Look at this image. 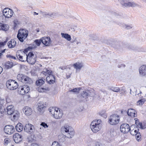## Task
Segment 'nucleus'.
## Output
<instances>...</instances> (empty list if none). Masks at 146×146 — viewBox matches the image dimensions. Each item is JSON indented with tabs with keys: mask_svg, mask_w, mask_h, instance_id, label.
<instances>
[{
	"mask_svg": "<svg viewBox=\"0 0 146 146\" xmlns=\"http://www.w3.org/2000/svg\"><path fill=\"white\" fill-rule=\"evenodd\" d=\"M61 131L62 133L66 135L67 138H72L74 135V130L72 127L68 125L62 126L61 128Z\"/></svg>",
	"mask_w": 146,
	"mask_h": 146,
	"instance_id": "1",
	"label": "nucleus"
},
{
	"mask_svg": "<svg viewBox=\"0 0 146 146\" xmlns=\"http://www.w3.org/2000/svg\"><path fill=\"white\" fill-rule=\"evenodd\" d=\"M5 112H7L8 115L12 117L14 120H17L19 117V113L16 110H15L14 106L12 105L8 106L7 108L5 109Z\"/></svg>",
	"mask_w": 146,
	"mask_h": 146,
	"instance_id": "2",
	"label": "nucleus"
},
{
	"mask_svg": "<svg viewBox=\"0 0 146 146\" xmlns=\"http://www.w3.org/2000/svg\"><path fill=\"white\" fill-rule=\"evenodd\" d=\"M102 121L100 119L95 120L92 121L90 127L92 131L94 133L99 131L102 128Z\"/></svg>",
	"mask_w": 146,
	"mask_h": 146,
	"instance_id": "3",
	"label": "nucleus"
},
{
	"mask_svg": "<svg viewBox=\"0 0 146 146\" xmlns=\"http://www.w3.org/2000/svg\"><path fill=\"white\" fill-rule=\"evenodd\" d=\"M49 111L53 117L56 119L61 118L63 115L62 111L58 108L51 107L49 108Z\"/></svg>",
	"mask_w": 146,
	"mask_h": 146,
	"instance_id": "4",
	"label": "nucleus"
},
{
	"mask_svg": "<svg viewBox=\"0 0 146 146\" xmlns=\"http://www.w3.org/2000/svg\"><path fill=\"white\" fill-rule=\"evenodd\" d=\"M28 31L25 29H22L19 30L18 32L17 38L21 42H23L27 37Z\"/></svg>",
	"mask_w": 146,
	"mask_h": 146,
	"instance_id": "5",
	"label": "nucleus"
},
{
	"mask_svg": "<svg viewBox=\"0 0 146 146\" xmlns=\"http://www.w3.org/2000/svg\"><path fill=\"white\" fill-rule=\"evenodd\" d=\"M17 78L19 81L24 82L25 83L31 84L33 82L31 78L23 74H18L17 76Z\"/></svg>",
	"mask_w": 146,
	"mask_h": 146,
	"instance_id": "6",
	"label": "nucleus"
},
{
	"mask_svg": "<svg viewBox=\"0 0 146 146\" xmlns=\"http://www.w3.org/2000/svg\"><path fill=\"white\" fill-rule=\"evenodd\" d=\"M120 120L119 115L117 114H113L110 116L109 118V123L111 125H115L119 123Z\"/></svg>",
	"mask_w": 146,
	"mask_h": 146,
	"instance_id": "7",
	"label": "nucleus"
},
{
	"mask_svg": "<svg viewBox=\"0 0 146 146\" xmlns=\"http://www.w3.org/2000/svg\"><path fill=\"white\" fill-rule=\"evenodd\" d=\"M6 85L8 88L12 90L16 89L18 86L17 83L13 80L7 81L6 83Z\"/></svg>",
	"mask_w": 146,
	"mask_h": 146,
	"instance_id": "8",
	"label": "nucleus"
},
{
	"mask_svg": "<svg viewBox=\"0 0 146 146\" xmlns=\"http://www.w3.org/2000/svg\"><path fill=\"white\" fill-rule=\"evenodd\" d=\"M3 15L6 18H11L14 12L13 11L8 8H5L2 11Z\"/></svg>",
	"mask_w": 146,
	"mask_h": 146,
	"instance_id": "9",
	"label": "nucleus"
},
{
	"mask_svg": "<svg viewBox=\"0 0 146 146\" xmlns=\"http://www.w3.org/2000/svg\"><path fill=\"white\" fill-rule=\"evenodd\" d=\"M26 60L30 64H34L36 61V59L34 56V54L32 52L29 53L28 55H26Z\"/></svg>",
	"mask_w": 146,
	"mask_h": 146,
	"instance_id": "10",
	"label": "nucleus"
},
{
	"mask_svg": "<svg viewBox=\"0 0 146 146\" xmlns=\"http://www.w3.org/2000/svg\"><path fill=\"white\" fill-rule=\"evenodd\" d=\"M14 127L11 125H7L4 128V131L5 133L9 135L13 134L15 131Z\"/></svg>",
	"mask_w": 146,
	"mask_h": 146,
	"instance_id": "11",
	"label": "nucleus"
},
{
	"mask_svg": "<svg viewBox=\"0 0 146 146\" xmlns=\"http://www.w3.org/2000/svg\"><path fill=\"white\" fill-rule=\"evenodd\" d=\"M42 43L44 45L43 46H49L52 41L49 37H44L41 38Z\"/></svg>",
	"mask_w": 146,
	"mask_h": 146,
	"instance_id": "12",
	"label": "nucleus"
},
{
	"mask_svg": "<svg viewBox=\"0 0 146 146\" xmlns=\"http://www.w3.org/2000/svg\"><path fill=\"white\" fill-rule=\"evenodd\" d=\"M24 130L25 131L31 134L34 131V126L31 124H27L25 126Z\"/></svg>",
	"mask_w": 146,
	"mask_h": 146,
	"instance_id": "13",
	"label": "nucleus"
},
{
	"mask_svg": "<svg viewBox=\"0 0 146 146\" xmlns=\"http://www.w3.org/2000/svg\"><path fill=\"white\" fill-rule=\"evenodd\" d=\"M121 131L123 133H127L130 130L129 125L127 123H123L120 127Z\"/></svg>",
	"mask_w": 146,
	"mask_h": 146,
	"instance_id": "14",
	"label": "nucleus"
},
{
	"mask_svg": "<svg viewBox=\"0 0 146 146\" xmlns=\"http://www.w3.org/2000/svg\"><path fill=\"white\" fill-rule=\"evenodd\" d=\"M13 139L16 143H18L22 141V136L18 133H16L13 135Z\"/></svg>",
	"mask_w": 146,
	"mask_h": 146,
	"instance_id": "15",
	"label": "nucleus"
},
{
	"mask_svg": "<svg viewBox=\"0 0 146 146\" xmlns=\"http://www.w3.org/2000/svg\"><path fill=\"white\" fill-rule=\"evenodd\" d=\"M89 92V91H83L81 94V95L79 97V101L80 102L84 101L88 98Z\"/></svg>",
	"mask_w": 146,
	"mask_h": 146,
	"instance_id": "16",
	"label": "nucleus"
},
{
	"mask_svg": "<svg viewBox=\"0 0 146 146\" xmlns=\"http://www.w3.org/2000/svg\"><path fill=\"white\" fill-rule=\"evenodd\" d=\"M139 72L141 76L146 77V66L144 65L141 66L139 69Z\"/></svg>",
	"mask_w": 146,
	"mask_h": 146,
	"instance_id": "17",
	"label": "nucleus"
},
{
	"mask_svg": "<svg viewBox=\"0 0 146 146\" xmlns=\"http://www.w3.org/2000/svg\"><path fill=\"white\" fill-rule=\"evenodd\" d=\"M121 4L123 6L126 7H135L136 5V4L133 2H128V3L124 2V1L120 2Z\"/></svg>",
	"mask_w": 146,
	"mask_h": 146,
	"instance_id": "18",
	"label": "nucleus"
},
{
	"mask_svg": "<svg viewBox=\"0 0 146 146\" xmlns=\"http://www.w3.org/2000/svg\"><path fill=\"white\" fill-rule=\"evenodd\" d=\"M127 113L128 115L131 117H135L136 116V112L135 110L133 109H128Z\"/></svg>",
	"mask_w": 146,
	"mask_h": 146,
	"instance_id": "19",
	"label": "nucleus"
},
{
	"mask_svg": "<svg viewBox=\"0 0 146 146\" xmlns=\"http://www.w3.org/2000/svg\"><path fill=\"white\" fill-rule=\"evenodd\" d=\"M23 110V111L25 112V114L27 115H31L32 112L31 108L28 106L24 107Z\"/></svg>",
	"mask_w": 146,
	"mask_h": 146,
	"instance_id": "20",
	"label": "nucleus"
},
{
	"mask_svg": "<svg viewBox=\"0 0 146 146\" xmlns=\"http://www.w3.org/2000/svg\"><path fill=\"white\" fill-rule=\"evenodd\" d=\"M50 90V88L49 87L46 86L44 87H39L37 88V90L40 92H46L49 91Z\"/></svg>",
	"mask_w": 146,
	"mask_h": 146,
	"instance_id": "21",
	"label": "nucleus"
},
{
	"mask_svg": "<svg viewBox=\"0 0 146 146\" xmlns=\"http://www.w3.org/2000/svg\"><path fill=\"white\" fill-rule=\"evenodd\" d=\"M67 137L66 135L63 134L59 135L58 137V139L59 142H64L66 139Z\"/></svg>",
	"mask_w": 146,
	"mask_h": 146,
	"instance_id": "22",
	"label": "nucleus"
},
{
	"mask_svg": "<svg viewBox=\"0 0 146 146\" xmlns=\"http://www.w3.org/2000/svg\"><path fill=\"white\" fill-rule=\"evenodd\" d=\"M16 130L19 132L21 131L23 129V125L20 123H18L15 127Z\"/></svg>",
	"mask_w": 146,
	"mask_h": 146,
	"instance_id": "23",
	"label": "nucleus"
},
{
	"mask_svg": "<svg viewBox=\"0 0 146 146\" xmlns=\"http://www.w3.org/2000/svg\"><path fill=\"white\" fill-rule=\"evenodd\" d=\"M16 42L14 39H11V40L8 43V47L10 48H14L16 45Z\"/></svg>",
	"mask_w": 146,
	"mask_h": 146,
	"instance_id": "24",
	"label": "nucleus"
},
{
	"mask_svg": "<svg viewBox=\"0 0 146 146\" xmlns=\"http://www.w3.org/2000/svg\"><path fill=\"white\" fill-rule=\"evenodd\" d=\"M9 28V26L8 25L2 24L0 23V30L6 31Z\"/></svg>",
	"mask_w": 146,
	"mask_h": 146,
	"instance_id": "25",
	"label": "nucleus"
},
{
	"mask_svg": "<svg viewBox=\"0 0 146 146\" xmlns=\"http://www.w3.org/2000/svg\"><path fill=\"white\" fill-rule=\"evenodd\" d=\"M83 63H80L77 62L73 65V66L76 69H79V70L83 67Z\"/></svg>",
	"mask_w": 146,
	"mask_h": 146,
	"instance_id": "26",
	"label": "nucleus"
},
{
	"mask_svg": "<svg viewBox=\"0 0 146 146\" xmlns=\"http://www.w3.org/2000/svg\"><path fill=\"white\" fill-rule=\"evenodd\" d=\"M61 35L62 38H65L68 41H70L71 40V36L68 34L61 33Z\"/></svg>",
	"mask_w": 146,
	"mask_h": 146,
	"instance_id": "27",
	"label": "nucleus"
},
{
	"mask_svg": "<svg viewBox=\"0 0 146 146\" xmlns=\"http://www.w3.org/2000/svg\"><path fill=\"white\" fill-rule=\"evenodd\" d=\"M45 108V106L43 104H39L38 105L37 109L39 111L42 112L43 111V110Z\"/></svg>",
	"mask_w": 146,
	"mask_h": 146,
	"instance_id": "28",
	"label": "nucleus"
},
{
	"mask_svg": "<svg viewBox=\"0 0 146 146\" xmlns=\"http://www.w3.org/2000/svg\"><path fill=\"white\" fill-rule=\"evenodd\" d=\"M13 66V63L11 62L8 61L5 63V68L8 69L11 68Z\"/></svg>",
	"mask_w": 146,
	"mask_h": 146,
	"instance_id": "29",
	"label": "nucleus"
},
{
	"mask_svg": "<svg viewBox=\"0 0 146 146\" xmlns=\"http://www.w3.org/2000/svg\"><path fill=\"white\" fill-rule=\"evenodd\" d=\"M18 89L20 94L21 95H24L27 93L23 88V86H20L18 88Z\"/></svg>",
	"mask_w": 146,
	"mask_h": 146,
	"instance_id": "30",
	"label": "nucleus"
},
{
	"mask_svg": "<svg viewBox=\"0 0 146 146\" xmlns=\"http://www.w3.org/2000/svg\"><path fill=\"white\" fill-rule=\"evenodd\" d=\"M108 90H112L114 92H119L120 89L118 87H108Z\"/></svg>",
	"mask_w": 146,
	"mask_h": 146,
	"instance_id": "31",
	"label": "nucleus"
},
{
	"mask_svg": "<svg viewBox=\"0 0 146 146\" xmlns=\"http://www.w3.org/2000/svg\"><path fill=\"white\" fill-rule=\"evenodd\" d=\"M18 53L16 54V56L19 60L22 62H24L26 60V57H24L21 56L20 54H18Z\"/></svg>",
	"mask_w": 146,
	"mask_h": 146,
	"instance_id": "32",
	"label": "nucleus"
},
{
	"mask_svg": "<svg viewBox=\"0 0 146 146\" xmlns=\"http://www.w3.org/2000/svg\"><path fill=\"white\" fill-rule=\"evenodd\" d=\"M44 83V82L43 80L41 79L37 80L36 82V84L37 86H41Z\"/></svg>",
	"mask_w": 146,
	"mask_h": 146,
	"instance_id": "33",
	"label": "nucleus"
},
{
	"mask_svg": "<svg viewBox=\"0 0 146 146\" xmlns=\"http://www.w3.org/2000/svg\"><path fill=\"white\" fill-rule=\"evenodd\" d=\"M4 111L5 112V109L4 107L2 105L0 104V117L3 116Z\"/></svg>",
	"mask_w": 146,
	"mask_h": 146,
	"instance_id": "34",
	"label": "nucleus"
},
{
	"mask_svg": "<svg viewBox=\"0 0 146 146\" xmlns=\"http://www.w3.org/2000/svg\"><path fill=\"white\" fill-rule=\"evenodd\" d=\"M46 80L47 82L50 84H52L55 82V79H49V78H46Z\"/></svg>",
	"mask_w": 146,
	"mask_h": 146,
	"instance_id": "35",
	"label": "nucleus"
},
{
	"mask_svg": "<svg viewBox=\"0 0 146 146\" xmlns=\"http://www.w3.org/2000/svg\"><path fill=\"white\" fill-rule=\"evenodd\" d=\"M80 88H75L69 90L70 92H78L80 90Z\"/></svg>",
	"mask_w": 146,
	"mask_h": 146,
	"instance_id": "36",
	"label": "nucleus"
},
{
	"mask_svg": "<svg viewBox=\"0 0 146 146\" xmlns=\"http://www.w3.org/2000/svg\"><path fill=\"white\" fill-rule=\"evenodd\" d=\"M135 124L139 128L141 129H144L143 127V126L141 123H139V121H135Z\"/></svg>",
	"mask_w": 146,
	"mask_h": 146,
	"instance_id": "37",
	"label": "nucleus"
},
{
	"mask_svg": "<svg viewBox=\"0 0 146 146\" xmlns=\"http://www.w3.org/2000/svg\"><path fill=\"white\" fill-rule=\"evenodd\" d=\"M145 102L144 99H142L138 101L137 102V104L139 105L143 104Z\"/></svg>",
	"mask_w": 146,
	"mask_h": 146,
	"instance_id": "38",
	"label": "nucleus"
},
{
	"mask_svg": "<svg viewBox=\"0 0 146 146\" xmlns=\"http://www.w3.org/2000/svg\"><path fill=\"white\" fill-rule=\"evenodd\" d=\"M129 131L131 134L133 135H135L136 133L138 132L137 130L134 129H133L132 130H130Z\"/></svg>",
	"mask_w": 146,
	"mask_h": 146,
	"instance_id": "39",
	"label": "nucleus"
},
{
	"mask_svg": "<svg viewBox=\"0 0 146 146\" xmlns=\"http://www.w3.org/2000/svg\"><path fill=\"white\" fill-rule=\"evenodd\" d=\"M41 41V39L38 40V39H36L34 41V43L35 44H36L37 46H39L40 45Z\"/></svg>",
	"mask_w": 146,
	"mask_h": 146,
	"instance_id": "40",
	"label": "nucleus"
},
{
	"mask_svg": "<svg viewBox=\"0 0 146 146\" xmlns=\"http://www.w3.org/2000/svg\"><path fill=\"white\" fill-rule=\"evenodd\" d=\"M123 27L124 28L127 29H131L132 27L131 26L128 25H126L125 24H123Z\"/></svg>",
	"mask_w": 146,
	"mask_h": 146,
	"instance_id": "41",
	"label": "nucleus"
},
{
	"mask_svg": "<svg viewBox=\"0 0 146 146\" xmlns=\"http://www.w3.org/2000/svg\"><path fill=\"white\" fill-rule=\"evenodd\" d=\"M23 88L25 90L26 92L28 93L30 90V88L27 85H24L23 86Z\"/></svg>",
	"mask_w": 146,
	"mask_h": 146,
	"instance_id": "42",
	"label": "nucleus"
},
{
	"mask_svg": "<svg viewBox=\"0 0 146 146\" xmlns=\"http://www.w3.org/2000/svg\"><path fill=\"white\" fill-rule=\"evenodd\" d=\"M46 78H49V79H55V76L53 74H49V76H47Z\"/></svg>",
	"mask_w": 146,
	"mask_h": 146,
	"instance_id": "43",
	"label": "nucleus"
},
{
	"mask_svg": "<svg viewBox=\"0 0 146 146\" xmlns=\"http://www.w3.org/2000/svg\"><path fill=\"white\" fill-rule=\"evenodd\" d=\"M135 135L136 136V139L137 140H139V139H140L141 135L139 132H138L137 133H136Z\"/></svg>",
	"mask_w": 146,
	"mask_h": 146,
	"instance_id": "44",
	"label": "nucleus"
},
{
	"mask_svg": "<svg viewBox=\"0 0 146 146\" xmlns=\"http://www.w3.org/2000/svg\"><path fill=\"white\" fill-rule=\"evenodd\" d=\"M7 58H9L11 59H13L15 60L16 59V57L10 54L7 55Z\"/></svg>",
	"mask_w": 146,
	"mask_h": 146,
	"instance_id": "45",
	"label": "nucleus"
},
{
	"mask_svg": "<svg viewBox=\"0 0 146 146\" xmlns=\"http://www.w3.org/2000/svg\"><path fill=\"white\" fill-rule=\"evenodd\" d=\"M45 70L46 71V72L47 74H48L49 75V74H52V71H51L50 70H48L47 69H45Z\"/></svg>",
	"mask_w": 146,
	"mask_h": 146,
	"instance_id": "46",
	"label": "nucleus"
},
{
	"mask_svg": "<svg viewBox=\"0 0 146 146\" xmlns=\"http://www.w3.org/2000/svg\"><path fill=\"white\" fill-rule=\"evenodd\" d=\"M52 146H60L59 144L56 141L54 142L52 145Z\"/></svg>",
	"mask_w": 146,
	"mask_h": 146,
	"instance_id": "47",
	"label": "nucleus"
},
{
	"mask_svg": "<svg viewBox=\"0 0 146 146\" xmlns=\"http://www.w3.org/2000/svg\"><path fill=\"white\" fill-rule=\"evenodd\" d=\"M9 142V139L8 138H6L4 140V144L5 145H7L8 143Z\"/></svg>",
	"mask_w": 146,
	"mask_h": 146,
	"instance_id": "48",
	"label": "nucleus"
},
{
	"mask_svg": "<svg viewBox=\"0 0 146 146\" xmlns=\"http://www.w3.org/2000/svg\"><path fill=\"white\" fill-rule=\"evenodd\" d=\"M7 42V40H6L4 42H0V47H2L6 44V43Z\"/></svg>",
	"mask_w": 146,
	"mask_h": 146,
	"instance_id": "49",
	"label": "nucleus"
},
{
	"mask_svg": "<svg viewBox=\"0 0 146 146\" xmlns=\"http://www.w3.org/2000/svg\"><path fill=\"white\" fill-rule=\"evenodd\" d=\"M13 22L14 24L15 25H18L20 23V22L17 19H15Z\"/></svg>",
	"mask_w": 146,
	"mask_h": 146,
	"instance_id": "50",
	"label": "nucleus"
},
{
	"mask_svg": "<svg viewBox=\"0 0 146 146\" xmlns=\"http://www.w3.org/2000/svg\"><path fill=\"white\" fill-rule=\"evenodd\" d=\"M41 126H42L44 128L47 127H48V125H47L44 122H42L40 125Z\"/></svg>",
	"mask_w": 146,
	"mask_h": 146,
	"instance_id": "51",
	"label": "nucleus"
},
{
	"mask_svg": "<svg viewBox=\"0 0 146 146\" xmlns=\"http://www.w3.org/2000/svg\"><path fill=\"white\" fill-rule=\"evenodd\" d=\"M100 114L101 116H102L103 117H105L106 116V114L105 113V111H103L102 112H100Z\"/></svg>",
	"mask_w": 146,
	"mask_h": 146,
	"instance_id": "52",
	"label": "nucleus"
},
{
	"mask_svg": "<svg viewBox=\"0 0 146 146\" xmlns=\"http://www.w3.org/2000/svg\"><path fill=\"white\" fill-rule=\"evenodd\" d=\"M101 91L104 93V94H106V95H107L108 93L107 92V91L105 90L104 89H102Z\"/></svg>",
	"mask_w": 146,
	"mask_h": 146,
	"instance_id": "53",
	"label": "nucleus"
},
{
	"mask_svg": "<svg viewBox=\"0 0 146 146\" xmlns=\"http://www.w3.org/2000/svg\"><path fill=\"white\" fill-rule=\"evenodd\" d=\"M41 73L45 75H46L47 74L46 71H45V69L44 70V71L42 72Z\"/></svg>",
	"mask_w": 146,
	"mask_h": 146,
	"instance_id": "54",
	"label": "nucleus"
},
{
	"mask_svg": "<svg viewBox=\"0 0 146 146\" xmlns=\"http://www.w3.org/2000/svg\"><path fill=\"white\" fill-rule=\"evenodd\" d=\"M59 68L60 69L62 70L66 69V67L64 66H60L59 67Z\"/></svg>",
	"mask_w": 146,
	"mask_h": 146,
	"instance_id": "55",
	"label": "nucleus"
},
{
	"mask_svg": "<svg viewBox=\"0 0 146 146\" xmlns=\"http://www.w3.org/2000/svg\"><path fill=\"white\" fill-rule=\"evenodd\" d=\"M31 146H39V145L36 143H33L31 144Z\"/></svg>",
	"mask_w": 146,
	"mask_h": 146,
	"instance_id": "56",
	"label": "nucleus"
},
{
	"mask_svg": "<svg viewBox=\"0 0 146 146\" xmlns=\"http://www.w3.org/2000/svg\"><path fill=\"white\" fill-rule=\"evenodd\" d=\"M3 70V68L0 66V74L2 72Z\"/></svg>",
	"mask_w": 146,
	"mask_h": 146,
	"instance_id": "57",
	"label": "nucleus"
},
{
	"mask_svg": "<svg viewBox=\"0 0 146 146\" xmlns=\"http://www.w3.org/2000/svg\"><path fill=\"white\" fill-rule=\"evenodd\" d=\"M96 146H100V145L98 143H96Z\"/></svg>",
	"mask_w": 146,
	"mask_h": 146,
	"instance_id": "58",
	"label": "nucleus"
},
{
	"mask_svg": "<svg viewBox=\"0 0 146 146\" xmlns=\"http://www.w3.org/2000/svg\"><path fill=\"white\" fill-rule=\"evenodd\" d=\"M76 40H77V39L76 38H75L73 41H72L71 42L72 43H73L74 42H76Z\"/></svg>",
	"mask_w": 146,
	"mask_h": 146,
	"instance_id": "59",
	"label": "nucleus"
},
{
	"mask_svg": "<svg viewBox=\"0 0 146 146\" xmlns=\"http://www.w3.org/2000/svg\"><path fill=\"white\" fill-rule=\"evenodd\" d=\"M76 44H80V42H78L77 40H76Z\"/></svg>",
	"mask_w": 146,
	"mask_h": 146,
	"instance_id": "60",
	"label": "nucleus"
},
{
	"mask_svg": "<svg viewBox=\"0 0 146 146\" xmlns=\"http://www.w3.org/2000/svg\"><path fill=\"white\" fill-rule=\"evenodd\" d=\"M34 15H38V13H36V12H34Z\"/></svg>",
	"mask_w": 146,
	"mask_h": 146,
	"instance_id": "61",
	"label": "nucleus"
},
{
	"mask_svg": "<svg viewBox=\"0 0 146 146\" xmlns=\"http://www.w3.org/2000/svg\"><path fill=\"white\" fill-rule=\"evenodd\" d=\"M70 77V75H68L66 76V78H68Z\"/></svg>",
	"mask_w": 146,
	"mask_h": 146,
	"instance_id": "62",
	"label": "nucleus"
},
{
	"mask_svg": "<svg viewBox=\"0 0 146 146\" xmlns=\"http://www.w3.org/2000/svg\"><path fill=\"white\" fill-rule=\"evenodd\" d=\"M5 49H4L2 51V52H1V53H3L4 52H5Z\"/></svg>",
	"mask_w": 146,
	"mask_h": 146,
	"instance_id": "63",
	"label": "nucleus"
},
{
	"mask_svg": "<svg viewBox=\"0 0 146 146\" xmlns=\"http://www.w3.org/2000/svg\"><path fill=\"white\" fill-rule=\"evenodd\" d=\"M2 55V54L1 53H0V58L1 56Z\"/></svg>",
	"mask_w": 146,
	"mask_h": 146,
	"instance_id": "64",
	"label": "nucleus"
}]
</instances>
